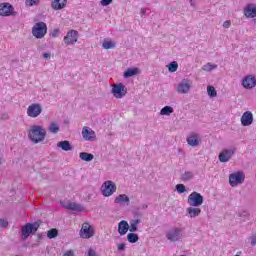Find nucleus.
I'll return each instance as SVG.
<instances>
[{
  "mask_svg": "<svg viewBox=\"0 0 256 256\" xmlns=\"http://www.w3.org/2000/svg\"><path fill=\"white\" fill-rule=\"evenodd\" d=\"M112 95L116 99H123L127 95V87L123 83L114 84L112 87Z\"/></svg>",
  "mask_w": 256,
  "mask_h": 256,
  "instance_id": "7",
  "label": "nucleus"
},
{
  "mask_svg": "<svg viewBox=\"0 0 256 256\" xmlns=\"http://www.w3.org/2000/svg\"><path fill=\"white\" fill-rule=\"evenodd\" d=\"M239 218L242 219V221H248L249 220V212L242 211L238 213Z\"/></svg>",
  "mask_w": 256,
  "mask_h": 256,
  "instance_id": "37",
  "label": "nucleus"
},
{
  "mask_svg": "<svg viewBox=\"0 0 256 256\" xmlns=\"http://www.w3.org/2000/svg\"><path fill=\"white\" fill-rule=\"evenodd\" d=\"M79 157L82 161H86L87 163H89V162L93 161V159H95V156L89 152H81L79 154Z\"/></svg>",
  "mask_w": 256,
  "mask_h": 256,
  "instance_id": "26",
  "label": "nucleus"
},
{
  "mask_svg": "<svg viewBox=\"0 0 256 256\" xmlns=\"http://www.w3.org/2000/svg\"><path fill=\"white\" fill-rule=\"evenodd\" d=\"M188 205L190 207H201L203 205V195L199 192H192L188 196Z\"/></svg>",
  "mask_w": 256,
  "mask_h": 256,
  "instance_id": "6",
  "label": "nucleus"
},
{
  "mask_svg": "<svg viewBox=\"0 0 256 256\" xmlns=\"http://www.w3.org/2000/svg\"><path fill=\"white\" fill-rule=\"evenodd\" d=\"M236 151L237 148L222 150L218 156L220 163H227L231 161V158L235 155Z\"/></svg>",
  "mask_w": 256,
  "mask_h": 256,
  "instance_id": "9",
  "label": "nucleus"
},
{
  "mask_svg": "<svg viewBox=\"0 0 256 256\" xmlns=\"http://www.w3.org/2000/svg\"><path fill=\"white\" fill-rule=\"evenodd\" d=\"M67 5V0H52L51 7L55 11H59V9H63Z\"/></svg>",
  "mask_w": 256,
  "mask_h": 256,
  "instance_id": "22",
  "label": "nucleus"
},
{
  "mask_svg": "<svg viewBox=\"0 0 256 256\" xmlns=\"http://www.w3.org/2000/svg\"><path fill=\"white\" fill-rule=\"evenodd\" d=\"M244 15L247 17V19H253L256 17V7L253 6V4H249L245 9H244Z\"/></svg>",
  "mask_w": 256,
  "mask_h": 256,
  "instance_id": "19",
  "label": "nucleus"
},
{
  "mask_svg": "<svg viewBox=\"0 0 256 256\" xmlns=\"http://www.w3.org/2000/svg\"><path fill=\"white\" fill-rule=\"evenodd\" d=\"M140 13L141 15H145L147 13V9L141 8Z\"/></svg>",
  "mask_w": 256,
  "mask_h": 256,
  "instance_id": "50",
  "label": "nucleus"
},
{
  "mask_svg": "<svg viewBox=\"0 0 256 256\" xmlns=\"http://www.w3.org/2000/svg\"><path fill=\"white\" fill-rule=\"evenodd\" d=\"M43 234H37V241H42Z\"/></svg>",
  "mask_w": 256,
  "mask_h": 256,
  "instance_id": "51",
  "label": "nucleus"
},
{
  "mask_svg": "<svg viewBox=\"0 0 256 256\" xmlns=\"http://www.w3.org/2000/svg\"><path fill=\"white\" fill-rule=\"evenodd\" d=\"M57 147L62 149V151H73V146L71 145V142H69L68 140L58 142Z\"/></svg>",
  "mask_w": 256,
  "mask_h": 256,
  "instance_id": "23",
  "label": "nucleus"
},
{
  "mask_svg": "<svg viewBox=\"0 0 256 256\" xmlns=\"http://www.w3.org/2000/svg\"><path fill=\"white\" fill-rule=\"evenodd\" d=\"M0 15L1 17H11V15H15V8L9 3H1Z\"/></svg>",
  "mask_w": 256,
  "mask_h": 256,
  "instance_id": "11",
  "label": "nucleus"
},
{
  "mask_svg": "<svg viewBox=\"0 0 256 256\" xmlns=\"http://www.w3.org/2000/svg\"><path fill=\"white\" fill-rule=\"evenodd\" d=\"M43 59H46V60L51 59V54L50 53H44L43 54Z\"/></svg>",
  "mask_w": 256,
  "mask_h": 256,
  "instance_id": "49",
  "label": "nucleus"
},
{
  "mask_svg": "<svg viewBox=\"0 0 256 256\" xmlns=\"http://www.w3.org/2000/svg\"><path fill=\"white\" fill-rule=\"evenodd\" d=\"M80 233L82 239H91V237L94 235L91 225H89L87 222L82 225Z\"/></svg>",
  "mask_w": 256,
  "mask_h": 256,
  "instance_id": "14",
  "label": "nucleus"
},
{
  "mask_svg": "<svg viewBox=\"0 0 256 256\" xmlns=\"http://www.w3.org/2000/svg\"><path fill=\"white\" fill-rule=\"evenodd\" d=\"M250 240H251V245H252V247H255V245H256V235L252 236V237L250 238Z\"/></svg>",
  "mask_w": 256,
  "mask_h": 256,
  "instance_id": "46",
  "label": "nucleus"
},
{
  "mask_svg": "<svg viewBox=\"0 0 256 256\" xmlns=\"http://www.w3.org/2000/svg\"><path fill=\"white\" fill-rule=\"evenodd\" d=\"M114 203L117 205H129L131 203V199L126 194H120L114 199Z\"/></svg>",
  "mask_w": 256,
  "mask_h": 256,
  "instance_id": "18",
  "label": "nucleus"
},
{
  "mask_svg": "<svg viewBox=\"0 0 256 256\" xmlns=\"http://www.w3.org/2000/svg\"><path fill=\"white\" fill-rule=\"evenodd\" d=\"M203 71H213V69H217V65H213L208 63L202 67Z\"/></svg>",
  "mask_w": 256,
  "mask_h": 256,
  "instance_id": "38",
  "label": "nucleus"
},
{
  "mask_svg": "<svg viewBox=\"0 0 256 256\" xmlns=\"http://www.w3.org/2000/svg\"><path fill=\"white\" fill-rule=\"evenodd\" d=\"M256 86V78L253 75H248L242 79V87L244 89H253Z\"/></svg>",
  "mask_w": 256,
  "mask_h": 256,
  "instance_id": "15",
  "label": "nucleus"
},
{
  "mask_svg": "<svg viewBox=\"0 0 256 256\" xmlns=\"http://www.w3.org/2000/svg\"><path fill=\"white\" fill-rule=\"evenodd\" d=\"M127 231H129V223L125 220L120 221L118 224L119 235H127Z\"/></svg>",
  "mask_w": 256,
  "mask_h": 256,
  "instance_id": "21",
  "label": "nucleus"
},
{
  "mask_svg": "<svg viewBox=\"0 0 256 256\" xmlns=\"http://www.w3.org/2000/svg\"><path fill=\"white\" fill-rule=\"evenodd\" d=\"M191 90V84H189V80H182L177 88H176V91L177 93H180V95H185L187 94L189 91Z\"/></svg>",
  "mask_w": 256,
  "mask_h": 256,
  "instance_id": "13",
  "label": "nucleus"
},
{
  "mask_svg": "<svg viewBox=\"0 0 256 256\" xmlns=\"http://www.w3.org/2000/svg\"><path fill=\"white\" fill-rule=\"evenodd\" d=\"M57 35H59V30L55 29L52 33H51V37L55 38L57 37Z\"/></svg>",
  "mask_w": 256,
  "mask_h": 256,
  "instance_id": "48",
  "label": "nucleus"
},
{
  "mask_svg": "<svg viewBox=\"0 0 256 256\" xmlns=\"http://www.w3.org/2000/svg\"><path fill=\"white\" fill-rule=\"evenodd\" d=\"M174 109L171 106H165L161 109L160 115H171L173 113Z\"/></svg>",
  "mask_w": 256,
  "mask_h": 256,
  "instance_id": "34",
  "label": "nucleus"
},
{
  "mask_svg": "<svg viewBox=\"0 0 256 256\" xmlns=\"http://www.w3.org/2000/svg\"><path fill=\"white\" fill-rule=\"evenodd\" d=\"M139 223H141V219L130 220V226H129L130 233H135L137 231V227H139Z\"/></svg>",
  "mask_w": 256,
  "mask_h": 256,
  "instance_id": "27",
  "label": "nucleus"
},
{
  "mask_svg": "<svg viewBox=\"0 0 256 256\" xmlns=\"http://www.w3.org/2000/svg\"><path fill=\"white\" fill-rule=\"evenodd\" d=\"M207 93L211 98L217 97V90H215V87L213 86H207Z\"/></svg>",
  "mask_w": 256,
  "mask_h": 256,
  "instance_id": "36",
  "label": "nucleus"
},
{
  "mask_svg": "<svg viewBox=\"0 0 256 256\" xmlns=\"http://www.w3.org/2000/svg\"><path fill=\"white\" fill-rule=\"evenodd\" d=\"M102 47L103 49H115L116 44L113 41H104Z\"/></svg>",
  "mask_w": 256,
  "mask_h": 256,
  "instance_id": "35",
  "label": "nucleus"
},
{
  "mask_svg": "<svg viewBox=\"0 0 256 256\" xmlns=\"http://www.w3.org/2000/svg\"><path fill=\"white\" fill-rule=\"evenodd\" d=\"M245 181V175L243 172L232 173L229 176V183L231 187H237V185H241Z\"/></svg>",
  "mask_w": 256,
  "mask_h": 256,
  "instance_id": "10",
  "label": "nucleus"
},
{
  "mask_svg": "<svg viewBox=\"0 0 256 256\" xmlns=\"http://www.w3.org/2000/svg\"><path fill=\"white\" fill-rule=\"evenodd\" d=\"M9 226V222L5 219H0V227H2L3 229H5L6 227Z\"/></svg>",
  "mask_w": 256,
  "mask_h": 256,
  "instance_id": "42",
  "label": "nucleus"
},
{
  "mask_svg": "<svg viewBox=\"0 0 256 256\" xmlns=\"http://www.w3.org/2000/svg\"><path fill=\"white\" fill-rule=\"evenodd\" d=\"M2 119H7V114H3Z\"/></svg>",
  "mask_w": 256,
  "mask_h": 256,
  "instance_id": "52",
  "label": "nucleus"
},
{
  "mask_svg": "<svg viewBox=\"0 0 256 256\" xmlns=\"http://www.w3.org/2000/svg\"><path fill=\"white\" fill-rule=\"evenodd\" d=\"M82 137L85 141H93L96 137L95 131H93L91 128L85 126L82 129Z\"/></svg>",
  "mask_w": 256,
  "mask_h": 256,
  "instance_id": "16",
  "label": "nucleus"
},
{
  "mask_svg": "<svg viewBox=\"0 0 256 256\" xmlns=\"http://www.w3.org/2000/svg\"><path fill=\"white\" fill-rule=\"evenodd\" d=\"M181 181H183L184 183H187V181H191V179H193V172L191 171H185L181 177H180Z\"/></svg>",
  "mask_w": 256,
  "mask_h": 256,
  "instance_id": "29",
  "label": "nucleus"
},
{
  "mask_svg": "<svg viewBox=\"0 0 256 256\" xmlns=\"http://www.w3.org/2000/svg\"><path fill=\"white\" fill-rule=\"evenodd\" d=\"M88 256H97V252H95V250H93V249H89L88 250Z\"/></svg>",
  "mask_w": 256,
  "mask_h": 256,
  "instance_id": "45",
  "label": "nucleus"
},
{
  "mask_svg": "<svg viewBox=\"0 0 256 256\" xmlns=\"http://www.w3.org/2000/svg\"><path fill=\"white\" fill-rule=\"evenodd\" d=\"M168 71L170 73H175V71H177V69H179V64L177 63V61H173L171 63L168 64Z\"/></svg>",
  "mask_w": 256,
  "mask_h": 256,
  "instance_id": "32",
  "label": "nucleus"
},
{
  "mask_svg": "<svg viewBox=\"0 0 256 256\" xmlns=\"http://www.w3.org/2000/svg\"><path fill=\"white\" fill-rule=\"evenodd\" d=\"M127 241L129 243H137V241H139V235L135 232L129 233L127 235Z\"/></svg>",
  "mask_w": 256,
  "mask_h": 256,
  "instance_id": "30",
  "label": "nucleus"
},
{
  "mask_svg": "<svg viewBox=\"0 0 256 256\" xmlns=\"http://www.w3.org/2000/svg\"><path fill=\"white\" fill-rule=\"evenodd\" d=\"M40 224L39 222L27 223L22 228V239L25 241L29 237V235H35L39 230Z\"/></svg>",
  "mask_w": 256,
  "mask_h": 256,
  "instance_id": "3",
  "label": "nucleus"
},
{
  "mask_svg": "<svg viewBox=\"0 0 256 256\" xmlns=\"http://www.w3.org/2000/svg\"><path fill=\"white\" fill-rule=\"evenodd\" d=\"M59 235V230L52 228L47 232L48 239H55Z\"/></svg>",
  "mask_w": 256,
  "mask_h": 256,
  "instance_id": "33",
  "label": "nucleus"
},
{
  "mask_svg": "<svg viewBox=\"0 0 256 256\" xmlns=\"http://www.w3.org/2000/svg\"><path fill=\"white\" fill-rule=\"evenodd\" d=\"M223 27H224V29H229V28L231 27V21L226 20V21L223 23Z\"/></svg>",
  "mask_w": 256,
  "mask_h": 256,
  "instance_id": "43",
  "label": "nucleus"
},
{
  "mask_svg": "<svg viewBox=\"0 0 256 256\" xmlns=\"http://www.w3.org/2000/svg\"><path fill=\"white\" fill-rule=\"evenodd\" d=\"M101 191L104 197H111L117 191V185L113 181L108 180L102 184Z\"/></svg>",
  "mask_w": 256,
  "mask_h": 256,
  "instance_id": "5",
  "label": "nucleus"
},
{
  "mask_svg": "<svg viewBox=\"0 0 256 256\" xmlns=\"http://www.w3.org/2000/svg\"><path fill=\"white\" fill-rule=\"evenodd\" d=\"M241 123L243 127H249L253 124V113L246 111L242 114Z\"/></svg>",
  "mask_w": 256,
  "mask_h": 256,
  "instance_id": "17",
  "label": "nucleus"
},
{
  "mask_svg": "<svg viewBox=\"0 0 256 256\" xmlns=\"http://www.w3.org/2000/svg\"><path fill=\"white\" fill-rule=\"evenodd\" d=\"M191 5L193 6V0H190Z\"/></svg>",
  "mask_w": 256,
  "mask_h": 256,
  "instance_id": "53",
  "label": "nucleus"
},
{
  "mask_svg": "<svg viewBox=\"0 0 256 256\" xmlns=\"http://www.w3.org/2000/svg\"><path fill=\"white\" fill-rule=\"evenodd\" d=\"M118 251H125V243H121L118 245Z\"/></svg>",
  "mask_w": 256,
  "mask_h": 256,
  "instance_id": "47",
  "label": "nucleus"
},
{
  "mask_svg": "<svg viewBox=\"0 0 256 256\" xmlns=\"http://www.w3.org/2000/svg\"><path fill=\"white\" fill-rule=\"evenodd\" d=\"M41 113H43V107H41V104L34 103L27 108V115L32 119L39 117Z\"/></svg>",
  "mask_w": 256,
  "mask_h": 256,
  "instance_id": "8",
  "label": "nucleus"
},
{
  "mask_svg": "<svg viewBox=\"0 0 256 256\" xmlns=\"http://www.w3.org/2000/svg\"><path fill=\"white\" fill-rule=\"evenodd\" d=\"M166 239L171 243H177V241L183 239V229L179 227L169 229L166 233Z\"/></svg>",
  "mask_w": 256,
  "mask_h": 256,
  "instance_id": "2",
  "label": "nucleus"
},
{
  "mask_svg": "<svg viewBox=\"0 0 256 256\" xmlns=\"http://www.w3.org/2000/svg\"><path fill=\"white\" fill-rule=\"evenodd\" d=\"M37 1H39V0H26L25 5L27 7H33V5H37Z\"/></svg>",
  "mask_w": 256,
  "mask_h": 256,
  "instance_id": "40",
  "label": "nucleus"
},
{
  "mask_svg": "<svg viewBox=\"0 0 256 256\" xmlns=\"http://www.w3.org/2000/svg\"><path fill=\"white\" fill-rule=\"evenodd\" d=\"M64 207L69 211H83V206L74 202H69Z\"/></svg>",
  "mask_w": 256,
  "mask_h": 256,
  "instance_id": "25",
  "label": "nucleus"
},
{
  "mask_svg": "<svg viewBox=\"0 0 256 256\" xmlns=\"http://www.w3.org/2000/svg\"><path fill=\"white\" fill-rule=\"evenodd\" d=\"M187 215L191 219H195V217H199L201 215V208L198 207H189L186 209Z\"/></svg>",
  "mask_w": 256,
  "mask_h": 256,
  "instance_id": "20",
  "label": "nucleus"
},
{
  "mask_svg": "<svg viewBox=\"0 0 256 256\" xmlns=\"http://www.w3.org/2000/svg\"><path fill=\"white\" fill-rule=\"evenodd\" d=\"M187 143L190 147H197L199 146V135L192 134L187 138Z\"/></svg>",
  "mask_w": 256,
  "mask_h": 256,
  "instance_id": "24",
  "label": "nucleus"
},
{
  "mask_svg": "<svg viewBox=\"0 0 256 256\" xmlns=\"http://www.w3.org/2000/svg\"><path fill=\"white\" fill-rule=\"evenodd\" d=\"M28 137L32 143H41L47 137V130L41 125H33L28 132Z\"/></svg>",
  "mask_w": 256,
  "mask_h": 256,
  "instance_id": "1",
  "label": "nucleus"
},
{
  "mask_svg": "<svg viewBox=\"0 0 256 256\" xmlns=\"http://www.w3.org/2000/svg\"><path fill=\"white\" fill-rule=\"evenodd\" d=\"M48 131L54 135H57V133H59V125L55 122H52L48 127Z\"/></svg>",
  "mask_w": 256,
  "mask_h": 256,
  "instance_id": "31",
  "label": "nucleus"
},
{
  "mask_svg": "<svg viewBox=\"0 0 256 256\" xmlns=\"http://www.w3.org/2000/svg\"><path fill=\"white\" fill-rule=\"evenodd\" d=\"M63 256H75V252H73V250H68L63 254Z\"/></svg>",
  "mask_w": 256,
  "mask_h": 256,
  "instance_id": "44",
  "label": "nucleus"
},
{
  "mask_svg": "<svg viewBox=\"0 0 256 256\" xmlns=\"http://www.w3.org/2000/svg\"><path fill=\"white\" fill-rule=\"evenodd\" d=\"M113 3V0H101L100 5L103 7H107L108 5H111Z\"/></svg>",
  "mask_w": 256,
  "mask_h": 256,
  "instance_id": "41",
  "label": "nucleus"
},
{
  "mask_svg": "<svg viewBox=\"0 0 256 256\" xmlns=\"http://www.w3.org/2000/svg\"><path fill=\"white\" fill-rule=\"evenodd\" d=\"M32 35L36 37V39H43V37L47 35V24L44 22L36 23L32 28Z\"/></svg>",
  "mask_w": 256,
  "mask_h": 256,
  "instance_id": "4",
  "label": "nucleus"
},
{
  "mask_svg": "<svg viewBox=\"0 0 256 256\" xmlns=\"http://www.w3.org/2000/svg\"><path fill=\"white\" fill-rule=\"evenodd\" d=\"M79 32L77 30H70L68 31L67 35L64 37V43L66 45H73L77 43Z\"/></svg>",
  "mask_w": 256,
  "mask_h": 256,
  "instance_id": "12",
  "label": "nucleus"
},
{
  "mask_svg": "<svg viewBox=\"0 0 256 256\" xmlns=\"http://www.w3.org/2000/svg\"><path fill=\"white\" fill-rule=\"evenodd\" d=\"M176 191H178L180 194H183L187 191V188L183 184H177Z\"/></svg>",
  "mask_w": 256,
  "mask_h": 256,
  "instance_id": "39",
  "label": "nucleus"
},
{
  "mask_svg": "<svg viewBox=\"0 0 256 256\" xmlns=\"http://www.w3.org/2000/svg\"><path fill=\"white\" fill-rule=\"evenodd\" d=\"M139 73L138 68H129L124 72V78L129 79V77H133Z\"/></svg>",
  "mask_w": 256,
  "mask_h": 256,
  "instance_id": "28",
  "label": "nucleus"
}]
</instances>
